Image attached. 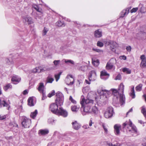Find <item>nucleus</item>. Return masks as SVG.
Listing matches in <instances>:
<instances>
[{
  "instance_id": "nucleus-1",
  "label": "nucleus",
  "mask_w": 146,
  "mask_h": 146,
  "mask_svg": "<svg viewBox=\"0 0 146 146\" xmlns=\"http://www.w3.org/2000/svg\"><path fill=\"white\" fill-rule=\"evenodd\" d=\"M124 89V85L122 83H121L118 88V91L115 89H112V91L113 95L114 98L113 103L116 106H118L119 104L122 105L125 103V97L123 94Z\"/></svg>"
},
{
  "instance_id": "nucleus-2",
  "label": "nucleus",
  "mask_w": 146,
  "mask_h": 146,
  "mask_svg": "<svg viewBox=\"0 0 146 146\" xmlns=\"http://www.w3.org/2000/svg\"><path fill=\"white\" fill-rule=\"evenodd\" d=\"M90 94V93L88 94L87 98L86 100L84 99L83 96H82L81 97L80 103L82 108L83 109L84 112L82 113V115H86L85 113H91L90 111V108L94 104V101L89 98Z\"/></svg>"
},
{
  "instance_id": "nucleus-3",
  "label": "nucleus",
  "mask_w": 146,
  "mask_h": 146,
  "mask_svg": "<svg viewBox=\"0 0 146 146\" xmlns=\"http://www.w3.org/2000/svg\"><path fill=\"white\" fill-rule=\"evenodd\" d=\"M129 123L126 122L123 124V128H126V131H131L132 132L136 133L137 132V129L136 127L133 125L130 119L129 120Z\"/></svg>"
},
{
  "instance_id": "nucleus-4",
  "label": "nucleus",
  "mask_w": 146,
  "mask_h": 146,
  "mask_svg": "<svg viewBox=\"0 0 146 146\" xmlns=\"http://www.w3.org/2000/svg\"><path fill=\"white\" fill-rule=\"evenodd\" d=\"M56 96L55 103L60 106L62 105L64 100V97L63 94L60 92H58L56 94Z\"/></svg>"
},
{
  "instance_id": "nucleus-5",
  "label": "nucleus",
  "mask_w": 146,
  "mask_h": 146,
  "mask_svg": "<svg viewBox=\"0 0 146 146\" xmlns=\"http://www.w3.org/2000/svg\"><path fill=\"white\" fill-rule=\"evenodd\" d=\"M114 113L113 108L111 107H110L107 108V111L105 112L104 116L106 118H110L112 117Z\"/></svg>"
},
{
  "instance_id": "nucleus-6",
  "label": "nucleus",
  "mask_w": 146,
  "mask_h": 146,
  "mask_svg": "<svg viewBox=\"0 0 146 146\" xmlns=\"http://www.w3.org/2000/svg\"><path fill=\"white\" fill-rule=\"evenodd\" d=\"M22 19L23 22L25 24L29 25L34 23L33 18L28 15L23 16Z\"/></svg>"
},
{
  "instance_id": "nucleus-7",
  "label": "nucleus",
  "mask_w": 146,
  "mask_h": 146,
  "mask_svg": "<svg viewBox=\"0 0 146 146\" xmlns=\"http://www.w3.org/2000/svg\"><path fill=\"white\" fill-rule=\"evenodd\" d=\"M10 102L9 100H8V102H7L3 98L0 99V108L2 107H7V110H9L10 108Z\"/></svg>"
},
{
  "instance_id": "nucleus-8",
  "label": "nucleus",
  "mask_w": 146,
  "mask_h": 146,
  "mask_svg": "<svg viewBox=\"0 0 146 146\" xmlns=\"http://www.w3.org/2000/svg\"><path fill=\"white\" fill-rule=\"evenodd\" d=\"M31 123V119L25 117H24L22 122V126L25 128H29Z\"/></svg>"
},
{
  "instance_id": "nucleus-9",
  "label": "nucleus",
  "mask_w": 146,
  "mask_h": 146,
  "mask_svg": "<svg viewBox=\"0 0 146 146\" xmlns=\"http://www.w3.org/2000/svg\"><path fill=\"white\" fill-rule=\"evenodd\" d=\"M58 105L55 103L51 104L50 106V110L53 113L56 115L58 111Z\"/></svg>"
},
{
  "instance_id": "nucleus-10",
  "label": "nucleus",
  "mask_w": 146,
  "mask_h": 146,
  "mask_svg": "<svg viewBox=\"0 0 146 146\" xmlns=\"http://www.w3.org/2000/svg\"><path fill=\"white\" fill-rule=\"evenodd\" d=\"M57 112L56 115H61L64 117H66L68 115L67 111L62 107H59L58 111Z\"/></svg>"
},
{
  "instance_id": "nucleus-11",
  "label": "nucleus",
  "mask_w": 146,
  "mask_h": 146,
  "mask_svg": "<svg viewBox=\"0 0 146 146\" xmlns=\"http://www.w3.org/2000/svg\"><path fill=\"white\" fill-rule=\"evenodd\" d=\"M65 80L66 84L68 85H72L74 82V79L72 75H67Z\"/></svg>"
},
{
  "instance_id": "nucleus-12",
  "label": "nucleus",
  "mask_w": 146,
  "mask_h": 146,
  "mask_svg": "<svg viewBox=\"0 0 146 146\" xmlns=\"http://www.w3.org/2000/svg\"><path fill=\"white\" fill-rule=\"evenodd\" d=\"M96 74L94 70H92L90 72L88 76L90 81H94L96 78Z\"/></svg>"
},
{
  "instance_id": "nucleus-13",
  "label": "nucleus",
  "mask_w": 146,
  "mask_h": 146,
  "mask_svg": "<svg viewBox=\"0 0 146 146\" xmlns=\"http://www.w3.org/2000/svg\"><path fill=\"white\" fill-rule=\"evenodd\" d=\"M110 76V74L105 70H104L101 72L100 77L102 79L106 80L108 79Z\"/></svg>"
},
{
  "instance_id": "nucleus-14",
  "label": "nucleus",
  "mask_w": 146,
  "mask_h": 146,
  "mask_svg": "<svg viewBox=\"0 0 146 146\" xmlns=\"http://www.w3.org/2000/svg\"><path fill=\"white\" fill-rule=\"evenodd\" d=\"M28 105L30 106H34L36 103V100L34 97H30L28 100Z\"/></svg>"
},
{
  "instance_id": "nucleus-15",
  "label": "nucleus",
  "mask_w": 146,
  "mask_h": 146,
  "mask_svg": "<svg viewBox=\"0 0 146 146\" xmlns=\"http://www.w3.org/2000/svg\"><path fill=\"white\" fill-rule=\"evenodd\" d=\"M107 44L110 45L111 50L115 48L117 46V43L114 41L110 40L107 42Z\"/></svg>"
},
{
  "instance_id": "nucleus-16",
  "label": "nucleus",
  "mask_w": 146,
  "mask_h": 146,
  "mask_svg": "<svg viewBox=\"0 0 146 146\" xmlns=\"http://www.w3.org/2000/svg\"><path fill=\"white\" fill-rule=\"evenodd\" d=\"M121 127V125L119 124H116L114 125V132L116 135H118L119 134Z\"/></svg>"
},
{
  "instance_id": "nucleus-17",
  "label": "nucleus",
  "mask_w": 146,
  "mask_h": 146,
  "mask_svg": "<svg viewBox=\"0 0 146 146\" xmlns=\"http://www.w3.org/2000/svg\"><path fill=\"white\" fill-rule=\"evenodd\" d=\"M21 80V78L17 75L14 76L12 79V81L14 84H18Z\"/></svg>"
},
{
  "instance_id": "nucleus-18",
  "label": "nucleus",
  "mask_w": 146,
  "mask_h": 146,
  "mask_svg": "<svg viewBox=\"0 0 146 146\" xmlns=\"http://www.w3.org/2000/svg\"><path fill=\"white\" fill-rule=\"evenodd\" d=\"M98 93L100 96H105L106 98H107L108 95H107V90H97Z\"/></svg>"
},
{
  "instance_id": "nucleus-19",
  "label": "nucleus",
  "mask_w": 146,
  "mask_h": 146,
  "mask_svg": "<svg viewBox=\"0 0 146 146\" xmlns=\"http://www.w3.org/2000/svg\"><path fill=\"white\" fill-rule=\"evenodd\" d=\"M98 93L100 96H105L106 98H107L108 95H107V90H97Z\"/></svg>"
},
{
  "instance_id": "nucleus-20",
  "label": "nucleus",
  "mask_w": 146,
  "mask_h": 146,
  "mask_svg": "<svg viewBox=\"0 0 146 146\" xmlns=\"http://www.w3.org/2000/svg\"><path fill=\"white\" fill-rule=\"evenodd\" d=\"M44 83L41 82L39 83V85L38 88V91L40 93H43L45 92L44 90Z\"/></svg>"
},
{
  "instance_id": "nucleus-21",
  "label": "nucleus",
  "mask_w": 146,
  "mask_h": 146,
  "mask_svg": "<svg viewBox=\"0 0 146 146\" xmlns=\"http://www.w3.org/2000/svg\"><path fill=\"white\" fill-rule=\"evenodd\" d=\"M129 9L127 8L123 10L120 13V17H123L125 15H127L129 12Z\"/></svg>"
},
{
  "instance_id": "nucleus-22",
  "label": "nucleus",
  "mask_w": 146,
  "mask_h": 146,
  "mask_svg": "<svg viewBox=\"0 0 146 146\" xmlns=\"http://www.w3.org/2000/svg\"><path fill=\"white\" fill-rule=\"evenodd\" d=\"M95 115H98L100 113V110L96 106H93L92 109V111Z\"/></svg>"
},
{
  "instance_id": "nucleus-23",
  "label": "nucleus",
  "mask_w": 146,
  "mask_h": 146,
  "mask_svg": "<svg viewBox=\"0 0 146 146\" xmlns=\"http://www.w3.org/2000/svg\"><path fill=\"white\" fill-rule=\"evenodd\" d=\"M73 128L75 130H78L80 127V125L78 123L77 121H75L72 123Z\"/></svg>"
},
{
  "instance_id": "nucleus-24",
  "label": "nucleus",
  "mask_w": 146,
  "mask_h": 146,
  "mask_svg": "<svg viewBox=\"0 0 146 146\" xmlns=\"http://www.w3.org/2000/svg\"><path fill=\"white\" fill-rule=\"evenodd\" d=\"M106 68L108 70H115V67L114 65L108 62L106 64Z\"/></svg>"
},
{
  "instance_id": "nucleus-25",
  "label": "nucleus",
  "mask_w": 146,
  "mask_h": 146,
  "mask_svg": "<svg viewBox=\"0 0 146 146\" xmlns=\"http://www.w3.org/2000/svg\"><path fill=\"white\" fill-rule=\"evenodd\" d=\"M32 7L33 8L36 10L37 12L41 13H42V9L40 8L38 5L34 4L33 5Z\"/></svg>"
},
{
  "instance_id": "nucleus-26",
  "label": "nucleus",
  "mask_w": 146,
  "mask_h": 146,
  "mask_svg": "<svg viewBox=\"0 0 146 146\" xmlns=\"http://www.w3.org/2000/svg\"><path fill=\"white\" fill-rule=\"evenodd\" d=\"M49 133V131L48 129H40L39 130L38 133L41 135H44L47 134Z\"/></svg>"
},
{
  "instance_id": "nucleus-27",
  "label": "nucleus",
  "mask_w": 146,
  "mask_h": 146,
  "mask_svg": "<svg viewBox=\"0 0 146 146\" xmlns=\"http://www.w3.org/2000/svg\"><path fill=\"white\" fill-rule=\"evenodd\" d=\"M94 35L97 38H100L102 36V32L101 31L98 30L96 31L94 33Z\"/></svg>"
},
{
  "instance_id": "nucleus-28",
  "label": "nucleus",
  "mask_w": 146,
  "mask_h": 146,
  "mask_svg": "<svg viewBox=\"0 0 146 146\" xmlns=\"http://www.w3.org/2000/svg\"><path fill=\"white\" fill-rule=\"evenodd\" d=\"M92 63L95 66H98L100 64L99 61L98 59H92Z\"/></svg>"
},
{
  "instance_id": "nucleus-29",
  "label": "nucleus",
  "mask_w": 146,
  "mask_h": 146,
  "mask_svg": "<svg viewBox=\"0 0 146 146\" xmlns=\"http://www.w3.org/2000/svg\"><path fill=\"white\" fill-rule=\"evenodd\" d=\"M56 26L58 27H64L65 26V24L61 21H59L56 22Z\"/></svg>"
},
{
  "instance_id": "nucleus-30",
  "label": "nucleus",
  "mask_w": 146,
  "mask_h": 146,
  "mask_svg": "<svg viewBox=\"0 0 146 146\" xmlns=\"http://www.w3.org/2000/svg\"><path fill=\"white\" fill-rule=\"evenodd\" d=\"M122 71L127 74H130L131 73V70L129 68H124L122 69Z\"/></svg>"
},
{
  "instance_id": "nucleus-31",
  "label": "nucleus",
  "mask_w": 146,
  "mask_h": 146,
  "mask_svg": "<svg viewBox=\"0 0 146 146\" xmlns=\"http://www.w3.org/2000/svg\"><path fill=\"white\" fill-rule=\"evenodd\" d=\"M37 113V110H36L34 111L31 113L30 115L31 117L33 119H34L36 117Z\"/></svg>"
},
{
  "instance_id": "nucleus-32",
  "label": "nucleus",
  "mask_w": 146,
  "mask_h": 146,
  "mask_svg": "<svg viewBox=\"0 0 146 146\" xmlns=\"http://www.w3.org/2000/svg\"><path fill=\"white\" fill-rule=\"evenodd\" d=\"M134 88V86H133L132 88H131V92L130 94V95L132 98H134L135 97V94Z\"/></svg>"
},
{
  "instance_id": "nucleus-33",
  "label": "nucleus",
  "mask_w": 146,
  "mask_h": 146,
  "mask_svg": "<svg viewBox=\"0 0 146 146\" xmlns=\"http://www.w3.org/2000/svg\"><path fill=\"white\" fill-rule=\"evenodd\" d=\"M12 87V86L10 84H7L4 86L3 89L5 91H6L8 89H11Z\"/></svg>"
},
{
  "instance_id": "nucleus-34",
  "label": "nucleus",
  "mask_w": 146,
  "mask_h": 146,
  "mask_svg": "<svg viewBox=\"0 0 146 146\" xmlns=\"http://www.w3.org/2000/svg\"><path fill=\"white\" fill-rule=\"evenodd\" d=\"M143 85L141 84H140L137 86L135 87V89L137 92L140 91L142 89Z\"/></svg>"
},
{
  "instance_id": "nucleus-35",
  "label": "nucleus",
  "mask_w": 146,
  "mask_h": 146,
  "mask_svg": "<svg viewBox=\"0 0 146 146\" xmlns=\"http://www.w3.org/2000/svg\"><path fill=\"white\" fill-rule=\"evenodd\" d=\"M54 80V79L50 76H48L46 79V83H51Z\"/></svg>"
},
{
  "instance_id": "nucleus-36",
  "label": "nucleus",
  "mask_w": 146,
  "mask_h": 146,
  "mask_svg": "<svg viewBox=\"0 0 146 146\" xmlns=\"http://www.w3.org/2000/svg\"><path fill=\"white\" fill-rule=\"evenodd\" d=\"M36 68L37 72L38 73L43 72L44 71V69L42 68L41 66H38Z\"/></svg>"
},
{
  "instance_id": "nucleus-37",
  "label": "nucleus",
  "mask_w": 146,
  "mask_h": 146,
  "mask_svg": "<svg viewBox=\"0 0 146 146\" xmlns=\"http://www.w3.org/2000/svg\"><path fill=\"white\" fill-rule=\"evenodd\" d=\"M141 112L143 114L145 117L146 118V110L144 106L142 107Z\"/></svg>"
},
{
  "instance_id": "nucleus-38",
  "label": "nucleus",
  "mask_w": 146,
  "mask_h": 146,
  "mask_svg": "<svg viewBox=\"0 0 146 146\" xmlns=\"http://www.w3.org/2000/svg\"><path fill=\"white\" fill-rule=\"evenodd\" d=\"M49 29L48 28L44 27V29L42 31V35L43 36L45 35L47 32L48 31Z\"/></svg>"
},
{
  "instance_id": "nucleus-39",
  "label": "nucleus",
  "mask_w": 146,
  "mask_h": 146,
  "mask_svg": "<svg viewBox=\"0 0 146 146\" xmlns=\"http://www.w3.org/2000/svg\"><path fill=\"white\" fill-rule=\"evenodd\" d=\"M90 90V88L89 86H87L86 87L82 89V92L84 93H85L88 92Z\"/></svg>"
},
{
  "instance_id": "nucleus-40",
  "label": "nucleus",
  "mask_w": 146,
  "mask_h": 146,
  "mask_svg": "<svg viewBox=\"0 0 146 146\" xmlns=\"http://www.w3.org/2000/svg\"><path fill=\"white\" fill-rule=\"evenodd\" d=\"M108 62L114 65V64H116V60L115 58H113L111 59Z\"/></svg>"
},
{
  "instance_id": "nucleus-41",
  "label": "nucleus",
  "mask_w": 146,
  "mask_h": 146,
  "mask_svg": "<svg viewBox=\"0 0 146 146\" xmlns=\"http://www.w3.org/2000/svg\"><path fill=\"white\" fill-rule=\"evenodd\" d=\"M62 72H59L58 74L55 75V78L56 82H57L60 78Z\"/></svg>"
},
{
  "instance_id": "nucleus-42",
  "label": "nucleus",
  "mask_w": 146,
  "mask_h": 146,
  "mask_svg": "<svg viewBox=\"0 0 146 146\" xmlns=\"http://www.w3.org/2000/svg\"><path fill=\"white\" fill-rule=\"evenodd\" d=\"M140 66V67L142 68H146V62H141Z\"/></svg>"
},
{
  "instance_id": "nucleus-43",
  "label": "nucleus",
  "mask_w": 146,
  "mask_h": 146,
  "mask_svg": "<svg viewBox=\"0 0 146 146\" xmlns=\"http://www.w3.org/2000/svg\"><path fill=\"white\" fill-rule=\"evenodd\" d=\"M64 62H65L66 63H70L71 64H74V62L70 60H66V59H64Z\"/></svg>"
},
{
  "instance_id": "nucleus-44",
  "label": "nucleus",
  "mask_w": 146,
  "mask_h": 146,
  "mask_svg": "<svg viewBox=\"0 0 146 146\" xmlns=\"http://www.w3.org/2000/svg\"><path fill=\"white\" fill-rule=\"evenodd\" d=\"M140 59L141 60V62H146V58L145 55H141L140 56Z\"/></svg>"
},
{
  "instance_id": "nucleus-45",
  "label": "nucleus",
  "mask_w": 146,
  "mask_h": 146,
  "mask_svg": "<svg viewBox=\"0 0 146 146\" xmlns=\"http://www.w3.org/2000/svg\"><path fill=\"white\" fill-rule=\"evenodd\" d=\"M71 110L73 111H76L78 110V108L76 106H71Z\"/></svg>"
},
{
  "instance_id": "nucleus-46",
  "label": "nucleus",
  "mask_w": 146,
  "mask_h": 146,
  "mask_svg": "<svg viewBox=\"0 0 146 146\" xmlns=\"http://www.w3.org/2000/svg\"><path fill=\"white\" fill-rule=\"evenodd\" d=\"M55 92L54 90H52L50 93H49L48 95V97L49 98H50L55 94Z\"/></svg>"
},
{
  "instance_id": "nucleus-47",
  "label": "nucleus",
  "mask_w": 146,
  "mask_h": 146,
  "mask_svg": "<svg viewBox=\"0 0 146 146\" xmlns=\"http://www.w3.org/2000/svg\"><path fill=\"white\" fill-rule=\"evenodd\" d=\"M54 120L52 118H49L48 119V122L49 124H53L54 122Z\"/></svg>"
},
{
  "instance_id": "nucleus-48",
  "label": "nucleus",
  "mask_w": 146,
  "mask_h": 146,
  "mask_svg": "<svg viewBox=\"0 0 146 146\" xmlns=\"http://www.w3.org/2000/svg\"><path fill=\"white\" fill-rule=\"evenodd\" d=\"M69 100L71 101V102L74 104H76V102L75 100L73 99L72 96H70L69 98Z\"/></svg>"
},
{
  "instance_id": "nucleus-49",
  "label": "nucleus",
  "mask_w": 146,
  "mask_h": 146,
  "mask_svg": "<svg viewBox=\"0 0 146 146\" xmlns=\"http://www.w3.org/2000/svg\"><path fill=\"white\" fill-rule=\"evenodd\" d=\"M138 7L133 8L130 11V12L131 13H135L138 10Z\"/></svg>"
},
{
  "instance_id": "nucleus-50",
  "label": "nucleus",
  "mask_w": 146,
  "mask_h": 146,
  "mask_svg": "<svg viewBox=\"0 0 146 146\" xmlns=\"http://www.w3.org/2000/svg\"><path fill=\"white\" fill-rule=\"evenodd\" d=\"M60 60H54L53 63L55 66H57L60 63Z\"/></svg>"
},
{
  "instance_id": "nucleus-51",
  "label": "nucleus",
  "mask_w": 146,
  "mask_h": 146,
  "mask_svg": "<svg viewBox=\"0 0 146 146\" xmlns=\"http://www.w3.org/2000/svg\"><path fill=\"white\" fill-rule=\"evenodd\" d=\"M112 89H111L110 90H107V95H108V97L109 96H111L112 94H112Z\"/></svg>"
},
{
  "instance_id": "nucleus-52",
  "label": "nucleus",
  "mask_w": 146,
  "mask_h": 146,
  "mask_svg": "<svg viewBox=\"0 0 146 146\" xmlns=\"http://www.w3.org/2000/svg\"><path fill=\"white\" fill-rule=\"evenodd\" d=\"M92 50L94 51L97 52H98L99 53L103 52V51L99 49L93 48H92Z\"/></svg>"
},
{
  "instance_id": "nucleus-53",
  "label": "nucleus",
  "mask_w": 146,
  "mask_h": 146,
  "mask_svg": "<svg viewBox=\"0 0 146 146\" xmlns=\"http://www.w3.org/2000/svg\"><path fill=\"white\" fill-rule=\"evenodd\" d=\"M97 45L98 46L101 47L103 46L104 44L102 42L98 41L97 42Z\"/></svg>"
},
{
  "instance_id": "nucleus-54",
  "label": "nucleus",
  "mask_w": 146,
  "mask_h": 146,
  "mask_svg": "<svg viewBox=\"0 0 146 146\" xmlns=\"http://www.w3.org/2000/svg\"><path fill=\"white\" fill-rule=\"evenodd\" d=\"M5 61L9 64H13V62L12 61L10 60L8 58H6L5 59Z\"/></svg>"
},
{
  "instance_id": "nucleus-55",
  "label": "nucleus",
  "mask_w": 146,
  "mask_h": 146,
  "mask_svg": "<svg viewBox=\"0 0 146 146\" xmlns=\"http://www.w3.org/2000/svg\"><path fill=\"white\" fill-rule=\"evenodd\" d=\"M121 76L120 74H118L115 77V79L116 80H120L121 79Z\"/></svg>"
},
{
  "instance_id": "nucleus-56",
  "label": "nucleus",
  "mask_w": 146,
  "mask_h": 146,
  "mask_svg": "<svg viewBox=\"0 0 146 146\" xmlns=\"http://www.w3.org/2000/svg\"><path fill=\"white\" fill-rule=\"evenodd\" d=\"M102 126L106 133H108V130L106 127L104 125H103Z\"/></svg>"
},
{
  "instance_id": "nucleus-57",
  "label": "nucleus",
  "mask_w": 146,
  "mask_h": 146,
  "mask_svg": "<svg viewBox=\"0 0 146 146\" xmlns=\"http://www.w3.org/2000/svg\"><path fill=\"white\" fill-rule=\"evenodd\" d=\"M85 69V66H81L80 67L79 69L80 70H81L82 71H84Z\"/></svg>"
},
{
  "instance_id": "nucleus-58",
  "label": "nucleus",
  "mask_w": 146,
  "mask_h": 146,
  "mask_svg": "<svg viewBox=\"0 0 146 146\" xmlns=\"http://www.w3.org/2000/svg\"><path fill=\"white\" fill-rule=\"evenodd\" d=\"M41 93L42 95V100H44L46 98V95H45V92H43V93Z\"/></svg>"
},
{
  "instance_id": "nucleus-59",
  "label": "nucleus",
  "mask_w": 146,
  "mask_h": 146,
  "mask_svg": "<svg viewBox=\"0 0 146 146\" xmlns=\"http://www.w3.org/2000/svg\"><path fill=\"white\" fill-rule=\"evenodd\" d=\"M131 47L130 46H127L126 48V49L127 50V51L129 52H130L131 51Z\"/></svg>"
},
{
  "instance_id": "nucleus-60",
  "label": "nucleus",
  "mask_w": 146,
  "mask_h": 146,
  "mask_svg": "<svg viewBox=\"0 0 146 146\" xmlns=\"http://www.w3.org/2000/svg\"><path fill=\"white\" fill-rule=\"evenodd\" d=\"M120 58L121 59H122L124 60H125L126 59L127 57L125 55H123L120 57Z\"/></svg>"
},
{
  "instance_id": "nucleus-61",
  "label": "nucleus",
  "mask_w": 146,
  "mask_h": 146,
  "mask_svg": "<svg viewBox=\"0 0 146 146\" xmlns=\"http://www.w3.org/2000/svg\"><path fill=\"white\" fill-rule=\"evenodd\" d=\"M94 123L92 122V120L91 119H90L89 122V125L90 126H92V124Z\"/></svg>"
},
{
  "instance_id": "nucleus-62",
  "label": "nucleus",
  "mask_w": 146,
  "mask_h": 146,
  "mask_svg": "<svg viewBox=\"0 0 146 146\" xmlns=\"http://www.w3.org/2000/svg\"><path fill=\"white\" fill-rule=\"evenodd\" d=\"M83 127L84 129H87L88 128H89V127L88 126V125H84L83 126Z\"/></svg>"
},
{
  "instance_id": "nucleus-63",
  "label": "nucleus",
  "mask_w": 146,
  "mask_h": 146,
  "mask_svg": "<svg viewBox=\"0 0 146 146\" xmlns=\"http://www.w3.org/2000/svg\"><path fill=\"white\" fill-rule=\"evenodd\" d=\"M6 117L5 115H4L2 116H0V120H3L5 119Z\"/></svg>"
},
{
  "instance_id": "nucleus-64",
  "label": "nucleus",
  "mask_w": 146,
  "mask_h": 146,
  "mask_svg": "<svg viewBox=\"0 0 146 146\" xmlns=\"http://www.w3.org/2000/svg\"><path fill=\"white\" fill-rule=\"evenodd\" d=\"M28 92L27 91V90H25L23 91V94L24 95H26L28 94Z\"/></svg>"
}]
</instances>
